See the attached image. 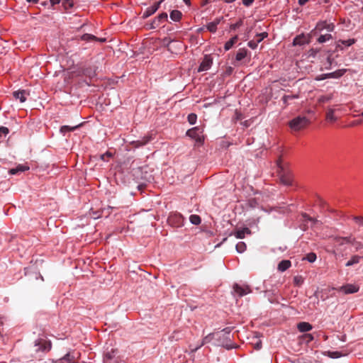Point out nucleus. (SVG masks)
<instances>
[{
  "instance_id": "nucleus-1",
  "label": "nucleus",
  "mask_w": 363,
  "mask_h": 363,
  "mask_svg": "<svg viewBox=\"0 0 363 363\" xmlns=\"http://www.w3.org/2000/svg\"><path fill=\"white\" fill-rule=\"evenodd\" d=\"M309 124V120L306 116H297L289 121V127L294 131L305 128Z\"/></svg>"
},
{
  "instance_id": "nucleus-2",
  "label": "nucleus",
  "mask_w": 363,
  "mask_h": 363,
  "mask_svg": "<svg viewBox=\"0 0 363 363\" xmlns=\"http://www.w3.org/2000/svg\"><path fill=\"white\" fill-rule=\"evenodd\" d=\"M203 130L199 127L192 128L186 131V135L194 139L198 143H203L204 138L202 135Z\"/></svg>"
},
{
  "instance_id": "nucleus-3",
  "label": "nucleus",
  "mask_w": 363,
  "mask_h": 363,
  "mask_svg": "<svg viewBox=\"0 0 363 363\" xmlns=\"http://www.w3.org/2000/svg\"><path fill=\"white\" fill-rule=\"evenodd\" d=\"M167 20V13H162L158 16L155 18L151 23H147V26L148 29H155L159 27L161 23Z\"/></svg>"
},
{
  "instance_id": "nucleus-4",
  "label": "nucleus",
  "mask_w": 363,
  "mask_h": 363,
  "mask_svg": "<svg viewBox=\"0 0 363 363\" xmlns=\"http://www.w3.org/2000/svg\"><path fill=\"white\" fill-rule=\"evenodd\" d=\"M35 346L38 347L37 349L38 351L40 350L42 352H48L51 350L52 347L50 341L41 338H39L35 341Z\"/></svg>"
},
{
  "instance_id": "nucleus-5",
  "label": "nucleus",
  "mask_w": 363,
  "mask_h": 363,
  "mask_svg": "<svg viewBox=\"0 0 363 363\" xmlns=\"http://www.w3.org/2000/svg\"><path fill=\"white\" fill-rule=\"evenodd\" d=\"M346 71H347V69H337L333 72L323 74L320 75L317 79L323 80V79H329V78L338 79V78H340L342 76H343L345 74V73L346 72Z\"/></svg>"
},
{
  "instance_id": "nucleus-6",
  "label": "nucleus",
  "mask_w": 363,
  "mask_h": 363,
  "mask_svg": "<svg viewBox=\"0 0 363 363\" xmlns=\"http://www.w3.org/2000/svg\"><path fill=\"white\" fill-rule=\"evenodd\" d=\"M212 64V57L210 55H205L198 68V72H201L208 70L211 68Z\"/></svg>"
},
{
  "instance_id": "nucleus-7",
  "label": "nucleus",
  "mask_w": 363,
  "mask_h": 363,
  "mask_svg": "<svg viewBox=\"0 0 363 363\" xmlns=\"http://www.w3.org/2000/svg\"><path fill=\"white\" fill-rule=\"evenodd\" d=\"M359 290V286L357 284H348L340 288V291L345 294H354Z\"/></svg>"
},
{
  "instance_id": "nucleus-8",
  "label": "nucleus",
  "mask_w": 363,
  "mask_h": 363,
  "mask_svg": "<svg viewBox=\"0 0 363 363\" xmlns=\"http://www.w3.org/2000/svg\"><path fill=\"white\" fill-rule=\"evenodd\" d=\"M233 290L235 293L238 294L240 296H243L251 292V290L248 286H240L238 284H235L233 286Z\"/></svg>"
},
{
  "instance_id": "nucleus-9",
  "label": "nucleus",
  "mask_w": 363,
  "mask_h": 363,
  "mask_svg": "<svg viewBox=\"0 0 363 363\" xmlns=\"http://www.w3.org/2000/svg\"><path fill=\"white\" fill-rule=\"evenodd\" d=\"M309 43V37L304 35L301 34L297 35L293 40L294 45H303Z\"/></svg>"
},
{
  "instance_id": "nucleus-10",
  "label": "nucleus",
  "mask_w": 363,
  "mask_h": 363,
  "mask_svg": "<svg viewBox=\"0 0 363 363\" xmlns=\"http://www.w3.org/2000/svg\"><path fill=\"white\" fill-rule=\"evenodd\" d=\"M162 1L163 0H160L158 2H156L152 6L148 7L145 10V11L143 13V18H147V17L150 16L151 15H152L153 13H155L160 8V5L162 2Z\"/></svg>"
},
{
  "instance_id": "nucleus-11",
  "label": "nucleus",
  "mask_w": 363,
  "mask_h": 363,
  "mask_svg": "<svg viewBox=\"0 0 363 363\" xmlns=\"http://www.w3.org/2000/svg\"><path fill=\"white\" fill-rule=\"evenodd\" d=\"M223 18V17H218L215 18L212 22L208 23L206 26V29L211 33H216L217 30L218 25L220 24Z\"/></svg>"
},
{
  "instance_id": "nucleus-12",
  "label": "nucleus",
  "mask_w": 363,
  "mask_h": 363,
  "mask_svg": "<svg viewBox=\"0 0 363 363\" xmlns=\"http://www.w3.org/2000/svg\"><path fill=\"white\" fill-rule=\"evenodd\" d=\"M250 234H251V230L248 228L238 229L232 233V235L238 239H242L245 238V235Z\"/></svg>"
},
{
  "instance_id": "nucleus-13",
  "label": "nucleus",
  "mask_w": 363,
  "mask_h": 363,
  "mask_svg": "<svg viewBox=\"0 0 363 363\" xmlns=\"http://www.w3.org/2000/svg\"><path fill=\"white\" fill-rule=\"evenodd\" d=\"M297 329L301 333H306L313 329V326L308 322H300L297 324Z\"/></svg>"
},
{
  "instance_id": "nucleus-14",
  "label": "nucleus",
  "mask_w": 363,
  "mask_h": 363,
  "mask_svg": "<svg viewBox=\"0 0 363 363\" xmlns=\"http://www.w3.org/2000/svg\"><path fill=\"white\" fill-rule=\"evenodd\" d=\"M13 96L16 99H18L21 103L26 101V91L25 90H18L13 93Z\"/></svg>"
},
{
  "instance_id": "nucleus-15",
  "label": "nucleus",
  "mask_w": 363,
  "mask_h": 363,
  "mask_svg": "<svg viewBox=\"0 0 363 363\" xmlns=\"http://www.w3.org/2000/svg\"><path fill=\"white\" fill-rule=\"evenodd\" d=\"M291 266V262L288 259H284V260L281 261L279 263L277 269L279 272H283L286 271V269H288Z\"/></svg>"
},
{
  "instance_id": "nucleus-16",
  "label": "nucleus",
  "mask_w": 363,
  "mask_h": 363,
  "mask_svg": "<svg viewBox=\"0 0 363 363\" xmlns=\"http://www.w3.org/2000/svg\"><path fill=\"white\" fill-rule=\"evenodd\" d=\"M355 43L354 39H347V40H340L337 43V46L341 49L343 48L350 47Z\"/></svg>"
},
{
  "instance_id": "nucleus-17",
  "label": "nucleus",
  "mask_w": 363,
  "mask_h": 363,
  "mask_svg": "<svg viewBox=\"0 0 363 363\" xmlns=\"http://www.w3.org/2000/svg\"><path fill=\"white\" fill-rule=\"evenodd\" d=\"M29 169V167L23 164H19L16 168H12L9 170L11 174H16L18 172H23Z\"/></svg>"
},
{
  "instance_id": "nucleus-18",
  "label": "nucleus",
  "mask_w": 363,
  "mask_h": 363,
  "mask_svg": "<svg viewBox=\"0 0 363 363\" xmlns=\"http://www.w3.org/2000/svg\"><path fill=\"white\" fill-rule=\"evenodd\" d=\"M176 43L178 47L180 48L182 47V44L181 42L179 41H174L168 38H164L163 40V44L167 48L168 50L172 51V44Z\"/></svg>"
},
{
  "instance_id": "nucleus-19",
  "label": "nucleus",
  "mask_w": 363,
  "mask_h": 363,
  "mask_svg": "<svg viewBox=\"0 0 363 363\" xmlns=\"http://www.w3.org/2000/svg\"><path fill=\"white\" fill-rule=\"evenodd\" d=\"M169 16L173 21L177 22L181 20L182 13L179 10H173L171 11Z\"/></svg>"
},
{
  "instance_id": "nucleus-20",
  "label": "nucleus",
  "mask_w": 363,
  "mask_h": 363,
  "mask_svg": "<svg viewBox=\"0 0 363 363\" xmlns=\"http://www.w3.org/2000/svg\"><path fill=\"white\" fill-rule=\"evenodd\" d=\"M247 55V50L245 48H240L237 52V54L235 56V60L237 61H241L242 60L245 58Z\"/></svg>"
},
{
  "instance_id": "nucleus-21",
  "label": "nucleus",
  "mask_w": 363,
  "mask_h": 363,
  "mask_svg": "<svg viewBox=\"0 0 363 363\" xmlns=\"http://www.w3.org/2000/svg\"><path fill=\"white\" fill-rule=\"evenodd\" d=\"M280 180L282 184L286 186H289L292 183V178L290 174H282L280 176Z\"/></svg>"
},
{
  "instance_id": "nucleus-22",
  "label": "nucleus",
  "mask_w": 363,
  "mask_h": 363,
  "mask_svg": "<svg viewBox=\"0 0 363 363\" xmlns=\"http://www.w3.org/2000/svg\"><path fill=\"white\" fill-rule=\"evenodd\" d=\"M238 35H235L231 38L229 40H228L224 45V49L225 50H229L238 41Z\"/></svg>"
},
{
  "instance_id": "nucleus-23",
  "label": "nucleus",
  "mask_w": 363,
  "mask_h": 363,
  "mask_svg": "<svg viewBox=\"0 0 363 363\" xmlns=\"http://www.w3.org/2000/svg\"><path fill=\"white\" fill-rule=\"evenodd\" d=\"M336 241L340 243V245H343L346 243L354 244L353 241H354V238L352 237H340L336 238Z\"/></svg>"
},
{
  "instance_id": "nucleus-24",
  "label": "nucleus",
  "mask_w": 363,
  "mask_h": 363,
  "mask_svg": "<svg viewBox=\"0 0 363 363\" xmlns=\"http://www.w3.org/2000/svg\"><path fill=\"white\" fill-rule=\"evenodd\" d=\"M326 120L329 122H335L337 117L335 116V111L333 108H328L326 113Z\"/></svg>"
},
{
  "instance_id": "nucleus-25",
  "label": "nucleus",
  "mask_w": 363,
  "mask_h": 363,
  "mask_svg": "<svg viewBox=\"0 0 363 363\" xmlns=\"http://www.w3.org/2000/svg\"><path fill=\"white\" fill-rule=\"evenodd\" d=\"M213 334H208V335H206L202 340V342L201 344L198 346V347H196L194 349H192V351H196L199 348H200L202 345H205V344H207L209 342L211 341V340L213 339Z\"/></svg>"
},
{
  "instance_id": "nucleus-26",
  "label": "nucleus",
  "mask_w": 363,
  "mask_h": 363,
  "mask_svg": "<svg viewBox=\"0 0 363 363\" xmlns=\"http://www.w3.org/2000/svg\"><path fill=\"white\" fill-rule=\"evenodd\" d=\"M361 259V257L358 256V255H354L351 257V259L347 261V262L346 263V266L347 267H350L354 264H357L359 262Z\"/></svg>"
},
{
  "instance_id": "nucleus-27",
  "label": "nucleus",
  "mask_w": 363,
  "mask_h": 363,
  "mask_svg": "<svg viewBox=\"0 0 363 363\" xmlns=\"http://www.w3.org/2000/svg\"><path fill=\"white\" fill-rule=\"evenodd\" d=\"M247 246L246 244L244 242H239L237 243L235 246L236 251L238 253H242L246 250Z\"/></svg>"
},
{
  "instance_id": "nucleus-28",
  "label": "nucleus",
  "mask_w": 363,
  "mask_h": 363,
  "mask_svg": "<svg viewBox=\"0 0 363 363\" xmlns=\"http://www.w3.org/2000/svg\"><path fill=\"white\" fill-rule=\"evenodd\" d=\"M304 282V278L301 275H296L294 277V284L296 286H301Z\"/></svg>"
},
{
  "instance_id": "nucleus-29",
  "label": "nucleus",
  "mask_w": 363,
  "mask_h": 363,
  "mask_svg": "<svg viewBox=\"0 0 363 363\" xmlns=\"http://www.w3.org/2000/svg\"><path fill=\"white\" fill-rule=\"evenodd\" d=\"M115 356L116 350L112 349L110 352H108L104 354V358H105V361H112V359H114Z\"/></svg>"
},
{
  "instance_id": "nucleus-30",
  "label": "nucleus",
  "mask_w": 363,
  "mask_h": 363,
  "mask_svg": "<svg viewBox=\"0 0 363 363\" xmlns=\"http://www.w3.org/2000/svg\"><path fill=\"white\" fill-rule=\"evenodd\" d=\"M94 39H98V38L92 34L85 33L81 36V40L86 42L94 41Z\"/></svg>"
},
{
  "instance_id": "nucleus-31",
  "label": "nucleus",
  "mask_w": 363,
  "mask_h": 363,
  "mask_svg": "<svg viewBox=\"0 0 363 363\" xmlns=\"http://www.w3.org/2000/svg\"><path fill=\"white\" fill-rule=\"evenodd\" d=\"M189 220L194 225H199L201 222L200 216L195 214L190 216Z\"/></svg>"
},
{
  "instance_id": "nucleus-32",
  "label": "nucleus",
  "mask_w": 363,
  "mask_h": 363,
  "mask_svg": "<svg viewBox=\"0 0 363 363\" xmlns=\"http://www.w3.org/2000/svg\"><path fill=\"white\" fill-rule=\"evenodd\" d=\"M331 38H332V35L330 34L321 35L318 38V42L319 43H325L326 41L330 40Z\"/></svg>"
},
{
  "instance_id": "nucleus-33",
  "label": "nucleus",
  "mask_w": 363,
  "mask_h": 363,
  "mask_svg": "<svg viewBox=\"0 0 363 363\" xmlns=\"http://www.w3.org/2000/svg\"><path fill=\"white\" fill-rule=\"evenodd\" d=\"M77 128H78V125H76V126H74V127H70L69 125H63L60 128V132L62 133H63V134H65L67 132L74 130Z\"/></svg>"
},
{
  "instance_id": "nucleus-34",
  "label": "nucleus",
  "mask_w": 363,
  "mask_h": 363,
  "mask_svg": "<svg viewBox=\"0 0 363 363\" xmlns=\"http://www.w3.org/2000/svg\"><path fill=\"white\" fill-rule=\"evenodd\" d=\"M187 120H188V122L191 124V125H194L196 123V121H197V116L196 114L195 113H190L188 115V117H187Z\"/></svg>"
},
{
  "instance_id": "nucleus-35",
  "label": "nucleus",
  "mask_w": 363,
  "mask_h": 363,
  "mask_svg": "<svg viewBox=\"0 0 363 363\" xmlns=\"http://www.w3.org/2000/svg\"><path fill=\"white\" fill-rule=\"evenodd\" d=\"M316 258H317L316 255L314 252H310V253L307 254L305 259L308 262L313 263L316 260Z\"/></svg>"
},
{
  "instance_id": "nucleus-36",
  "label": "nucleus",
  "mask_w": 363,
  "mask_h": 363,
  "mask_svg": "<svg viewBox=\"0 0 363 363\" xmlns=\"http://www.w3.org/2000/svg\"><path fill=\"white\" fill-rule=\"evenodd\" d=\"M243 24V21L242 19H240L238 22H236L235 23H233V24H231L230 26V29L231 30H235L236 29H238V28H240V26H242Z\"/></svg>"
},
{
  "instance_id": "nucleus-37",
  "label": "nucleus",
  "mask_w": 363,
  "mask_h": 363,
  "mask_svg": "<svg viewBox=\"0 0 363 363\" xmlns=\"http://www.w3.org/2000/svg\"><path fill=\"white\" fill-rule=\"evenodd\" d=\"M60 361L65 360L69 363H74V357L71 356L69 353H67L63 357H62Z\"/></svg>"
},
{
  "instance_id": "nucleus-38",
  "label": "nucleus",
  "mask_w": 363,
  "mask_h": 363,
  "mask_svg": "<svg viewBox=\"0 0 363 363\" xmlns=\"http://www.w3.org/2000/svg\"><path fill=\"white\" fill-rule=\"evenodd\" d=\"M173 218H175L177 220V222H178L177 226H179L180 225H182L183 219H182V217L180 215H178V216L176 215L174 217H172V216L169 217V221L170 223H172Z\"/></svg>"
},
{
  "instance_id": "nucleus-39",
  "label": "nucleus",
  "mask_w": 363,
  "mask_h": 363,
  "mask_svg": "<svg viewBox=\"0 0 363 363\" xmlns=\"http://www.w3.org/2000/svg\"><path fill=\"white\" fill-rule=\"evenodd\" d=\"M352 220L359 226H363V216H353Z\"/></svg>"
},
{
  "instance_id": "nucleus-40",
  "label": "nucleus",
  "mask_w": 363,
  "mask_h": 363,
  "mask_svg": "<svg viewBox=\"0 0 363 363\" xmlns=\"http://www.w3.org/2000/svg\"><path fill=\"white\" fill-rule=\"evenodd\" d=\"M257 37V40L258 41V43H261L265 38L267 37V33H265V32H263V33H258L256 35Z\"/></svg>"
},
{
  "instance_id": "nucleus-41",
  "label": "nucleus",
  "mask_w": 363,
  "mask_h": 363,
  "mask_svg": "<svg viewBox=\"0 0 363 363\" xmlns=\"http://www.w3.org/2000/svg\"><path fill=\"white\" fill-rule=\"evenodd\" d=\"M259 43L257 40H250L247 43V45L251 48V49H256L257 45H258Z\"/></svg>"
},
{
  "instance_id": "nucleus-42",
  "label": "nucleus",
  "mask_w": 363,
  "mask_h": 363,
  "mask_svg": "<svg viewBox=\"0 0 363 363\" xmlns=\"http://www.w3.org/2000/svg\"><path fill=\"white\" fill-rule=\"evenodd\" d=\"M111 157L112 154L109 152H106V153L101 155V159L104 161H108V158Z\"/></svg>"
},
{
  "instance_id": "nucleus-43",
  "label": "nucleus",
  "mask_w": 363,
  "mask_h": 363,
  "mask_svg": "<svg viewBox=\"0 0 363 363\" xmlns=\"http://www.w3.org/2000/svg\"><path fill=\"white\" fill-rule=\"evenodd\" d=\"M9 133L8 128L4 126H0V135H6Z\"/></svg>"
},
{
  "instance_id": "nucleus-44",
  "label": "nucleus",
  "mask_w": 363,
  "mask_h": 363,
  "mask_svg": "<svg viewBox=\"0 0 363 363\" xmlns=\"http://www.w3.org/2000/svg\"><path fill=\"white\" fill-rule=\"evenodd\" d=\"M150 140V137H147V138H143L141 141H137V143H138V145H146Z\"/></svg>"
},
{
  "instance_id": "nucleus-45",
  "label": "nucleus",
  "mask_w": 363,
  "mask_h": 363,
  "mask_svg": "<svg viewBox=\"0 0 363 363\" xmlns=\"http://www.w3.org/2000/svg\"><path fill=\"white\" fill-rule=\"evenodd\" d=\"M70 0H50V4L52 5H55V4H58L60 2H66V3H68Z\"/></svg>"
},
{
  "instance_id": "nucleus-46",
  "label": "nucleus",
  "mask_w": 363,
  "mask_h": 363,
  "mask_svg": "<svg viewBox=\"0 0 363 363\" xmlns=\"http://www.w3.org/2000/svg\"><path fill=\"white\" fill-rule=\"evenodd\" d=\"M353 243L354 244H352V245L355 247L356 250L361 249L363 247V244L359 242H357L355 240L353 241Z\"/></svg>"
},
{
  "instance_id": "nucleus-47",
  "label": "nucleus",
  "mask_w": 363,
  "mask_h": 363,
  "mask_svg": "<svg viewBox=\"0 0 363 363\" xmlns=\"http://www.w3.org/2000/svg\"><path fill=\"white\" fill-rule=\"evenodd\" d=\"M242 1L245 6H250L253 4L255 0H242Z\"/></svg>"
},
{
  "instance_id": "nucleus-48",
  "label": "nucleus",
  "mask_w": 363,
  "mask_h": 363,
  "mask_svg": "<svg viewBox=\"0 0 363 363\" xmlns=\"http://www.w3.org/2000/svg\"><path fill=\"white\" fill-rule=\"evenodd\" d=\"M330 357L332 358H338V357H341V354H340V352H330Z\"/></svg>"
},
{
  "instance_id": "nucleus-49",
  "label": "nucleus",
  "mask_w": 363,
  "mask_h": 363,
  "mask_svg": "<svg viewBox=\"0 0 363 363\" xmlns=\"http://www.w3.org/2000/svg\"><path fill=\"white\" fill-rule=\"evenodd\" d=\"M254 348L257 350H260L262 348V342L257 340V342L254 344Z\"/></svg>"
},
{
  "instance_id": "nucleus-50",
  "label": "nucleus",
  "mask_w": 363,
  "mask_h": 363,
  "mask_svg": "<svg viewBox=\"0 0 363 363\" xmlns=\"http://www.w3.org/2000/svg\"><path fill=\"white\" fill-rule=\"evenodd\" d=\"M303 218L304 219L305 221H311V223H314L315 220L311 218V217H309L308 215H306V213L305 214H303Z\"/></svg>"
},
{
  "instance_id": "nucleus-51",
  "label": "nucleus",
  "mask_w": 363,
  "mask_h": 363,
  "mask_svg": "<svg viewBox=\"0 0 363 363\" xmlns=\"http://www.w3.org/2000/svg\"><path fill=\"white\" fill-rule=\"evenodd\" d=\"M304 336L308 339V341H312L313 340L312 334H306Z\"/></svg>"
},
{
  "instance_id": "nucleus-52",
  "label": "nucleus",
  "mask_w": 363,
  "mask_h": 363,
  "mask_svg": "<svg viewBox=\"0 0 363 363\" xmlns=\"http://www.w3.org/2000/svg\"><path fill=\"white\" fill-rule=\"evenodd\" d=\"M308 1L309 0H298V4L299 5L303 6L305 4H306Z\"/></svg>"
},
{
  "instance_id": "nucleus-53",
  "label": "nucleus",
  "mask_w": 363,
  "mask_h": 363,
  "mask_svg": "<svg viewBox=\"0 0 363 363\" xmlns=\"http://www.w3.org/2000/svg\"><path fill=\"white\" fill-rule=\"evenodd\" d=\"M104 363H117V361L115 359H112V361H105V358L103 360Z\"/></svg>"
},
{
  "instance_id": "nucleus-54",
  "label": "nucleus",
  "mask_w": 363,
  "mask_h": 363,
  "mask_svg": "<svg viewBox=\"0 0 363 363\" xmlns=\"http://www.w3.org/2000/svg\"><path fill=\"white\" fill-rule=\"evenodd\" d=\"M94 41H98V42H101V43H104L106 41V38H99L98 39H94Z\"/></svg>"
},
{
  "instance_id": "nucleus-55",
  "label": "nucleus",
  "mask_w": 363,
  "mask_h": 363,
  "mask_svg": "<svg viewBox=\"0 0 363 363\" xmlns=\"http://www.w3.org/2000/svg\"><path fill=\"white\" fill-rule=\"evenodd\" d=\"M29 3L36 4L38 0H26Z\"/></svg>"
},
{
  "instance_id": "nucleus-56",
  "label": "nucleus",
  "mask_w": 363,
  "mask_h": 363,
  "mask_svg": "<svg viewBox=\"0 0 363 363\" xmlns=\"http://www.w3.org/2000/svg\"><path fill=\"white\" fill-rule=\"evenodd\" d=\"M4 317L0 316V323H1V325H3V324H4Z\"/></svg>"
},
{
  "instance_id": "nucleus-57",
  "label": "nucleus",
  "mask_w": 363,
  "mask_h": 363,
  "mask_svg": "<svg viewBox=\"0 0 363 363\" xmlns=\"http://www.w3.org/2000/svg\"><path fill=\"white\" fill-rule=\"evenodd\" d=\"M186 5H190V0H183Z\"/></svg>"
},
{
  "instance_id": "nucleus-58",
  "label": "nucleus",
  "mask_w": 363,
  "mask_h": 363,
  "mask_svg": "<svg viewBox=\"0 0 363 363\" xmlns=\"http://www.w3.org/2000/svg\"><path fill=\"white\" fill-rule=\"evenodd\" d=\"M327 28H328V30H333V26H328V27Z\"/></svg>"
},
{
  "instance_id": "nucleus-59",
  "label": "nucleus",
  "mask_w": 363,
  "mask_h": 363,
  "mask_svg": "<svg viewBox=\"0 0 363 363\" xmlns=\"http://www.w3.org/2000/svg\"><path fill=\"white\" fill-rule=\"evenodd\" d=\"M295 363H306L304 362H301V361H298L297 362H295Z\"/></svg>"
},
{
  "instance_id": "nucleus-60",
  "label": "nucleus",
  "mask_w": 363,
  "mask_h": 363,
  "mask_svg": "<svg viewBox=\"0 0 363 363\" xmlns=\"http://www.w3.org/2000/svg\"><path fill=\"white\" fill-rule=\"evenodd\" d=\"M277 165H278V168H279V169H282V168L279 166V164H278Z\"/></svg>"
},
{
  "instance_id": "nucleus-61",
  "label": "nucleus",
  "mask_w": 363,
  "mask_h": 363,
  "mask_svg": "<svg viewBox=\"0 0 363 363\" xmlns=\"http://www.w3.org/2000/svg\"><path fill=\"white\" fill-rule=\"evenodd\" d=\"M208 1H209V0H205V2H206V3H208Z\"/></svg>"
},
{
  "instance_id": "nucleus-62",
  "label": "nucleus",
  "mask_w": 363,
  "mask_h": 363,
  "mask_svg": "<svg viewBox=\"0 0 363 363\" xmlns=\"http://www.w3.org/2000/svg\"><path fill=\"white\" fill-rule=\"evenodd\" d=\"M361 116H363V112L361 113Z\"/></svg>"
}]
</instances>
